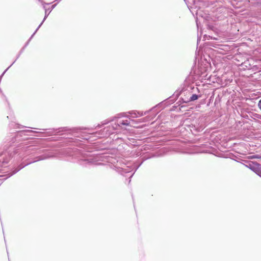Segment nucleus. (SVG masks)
<instances>
[{
	"mask_svg": "<svg viewBox=\"0 0 261 261\" xmlns=\"http://www.w3.org/2000/svg\"><path fill=\"white\" fill-rule=\"evenodd\" d=\"M197 99H198V96L196 94H193L191 97V100L192 101L195 100Z\"/></svg>",
	"mask_w": 261,
	"mask_h": 261,
	"instance_id": "obj_1",
	"label": "nucleus"
},
{
	"mask_svg": "<svg viewBox=\"0 0 261 261\" xmlns=\"http://www.w3.org/2000/svg\"><path fill=\"white\" fill-rule=\"evenodd\" d=\"M258 106L259 109L261 110V99L258 102Z\"/></svg>",
	"mask_w": 261,
	"mask_h": 261,
	"instance_id": "obj_2",
	"label": "nucleus"
}]
</instances>
